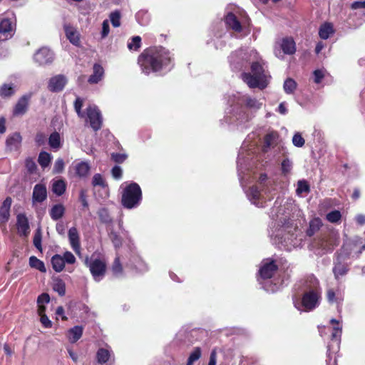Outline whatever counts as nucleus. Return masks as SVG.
<instances>
[{
	"mask_svg": "<svg viewBox=\"0 0 365 365\" xmlns=\"http://www.w3.org/2000/svg\"><path fill=\"white\" fill-rule=\"evenodd\" d=\"M173 61L171 52L162 46L146 48L138 57V65L142 73L149 75L168 67Z\"/></svg>",
	"mask_w": 365,
	"mask_h": 365,
	"instance_id": "obj_1",
	"label": "nucleus"
},
{
	"mask_svg": "<svg viewBox=\"0 0 365 365\" xmlns=\"http://www.w3.org/2000/svg\"><path fill=\"white\" fill-rule=\"evenodd\" d=\"M142 199V190L136 182H130L122 191L121 205L124 208H136L140 205Z\"/></svg>",
	"mask_w": 365,
	"mask_h": 365,
	"instance_id": "obj_2",
	"label": "nucleus"
},
{
	"mask_svg": "<svg viewBox=\"0 0 365 365\" xmlns=\"http://www.w3.org/2000/svg\"><path fill=\"white\" fill-rule=\"evenodd\" d=\"M336 245V239L329 232L321 233L312 242L313 247L319 250L318 255H320L332 252Z\"/></svg>",
	"mask_w": 365,
	"mask_h": 365,
	"instance_id": "obj_3",
	"label": "nucleus"
},
{
	"mask_svg": "<svg viewBox=\"0 0 365 365\" xmlns=\"http://www.w3.org/2000/svg\"><path fill=\"white\" fill-rule=\"evenodd\" d=\"M321 292L316 289L305 292L301 299V306L306 312H310L317 308L320 303Z\"/></svg>",
	"mask_w": 365,
	"mask_h": 365,
	"instance_id": "obj_4",
	"label": "nucleus"
},
{
	"mask_svg": "<svg viewBox=\"0 0 365 365\" xmlns=\"http://www.w3.org/2000/svg\"><path fill=\"white\" fill-rule=\"evenodd\" d=\"M88 120L91 128L98 131L102 128L103 118L99 109L96 106H89L86 109Z\"/></svg>",
	"mask_w": 365,
	"mask_h": 365,
	"instance_id": "obj_5",
	"label": "nucleus"
},
{
	"mask_svg": "<svg viewBox=\"0 0 365 365\" xmlns=\"http://www.w3.org/2000/svg\"><path fill=\"white\" fill-rule=\"evenodd\" d=\"M279 269L276 261L267 259L266 262H263L259 269V275L262 279H268L273 277Z\"/></svg>",
	"mask_w": 365,
	"mask_h": 365,
	"instance_id": "obj_6",
	"label": "nucleus"
},
{
	"mask_svg": "<svg viewBox=\"0 0 365 365\" xmlns=\"http://www.w3.org/2000/svg\"><path fill=\"white\" fill-rule=\"evenodd\" d=\"M88 267L92 276L96 281L101 279L106 272V263L101 259L92 260Z\"/></svg>",
	"mask_w": 365,
	"mask_h": 365,
	"instance_id": "obj_7",
	"label": "nucleus"
},
{
	"mask_svg": "<svg viewBox=\"0 0 365 365\" xmlns=\"http://www.w3.org/2000/svg\"><path fill=\"white\" fill-rule=\"evenodd\" d=\"M326 298L329 304H335L338 310L340 311L344 301V294L339 289L328 288L326 292Z\"/></svg>",
	"mask_w": 365,
	"mask_h": 365,
	"instance_id": "obj_8",
	"label": "nucleus"
},
{
	"mask_svg": "<svg viewBox=\"0 0 365 365\" xmlns=\"http://www.w3.org/2000/svg\"><path fill=\"white\" fill-rule=\"evenodd\" d=\"M16 227L20 237H27L30 234V225L28 217L24 213L16 216Z\"/></svg>",
	"mask_w": 365,
	"mask_h": 365,
	"instance_id": "obj_9",
	"label": "nucleus"
},
{
	"mask_svg": "<svg viewBox=\"0 0 365 365\" xmlns=\"http://www.w3.org/2000/svg\"><path fill=\"white\" fill-rule=\"evenodd\" d=\"M67 83L66 78L61 74L56 75L50 78L48 89L51 92L61 91Z\"/></svg>",
	"mask_w": 365,
	"mask_h": 365,
	"instance_id": "obj_10",
	"label": "nucleus"
},
{
	"mask_svg": "<svg viewBox=\"0 0 365 365\" xmlns=\"http://www.w3.org/2000/svg\"><path fill=\"white\" fill-rule=\"evenodd\" d=\"M11 204V197H6L0 207V225L1 227H5L6 222L9 221L10 218V210Z\"/></svg>",
	"mask_w": 365,
	"mask_h": 365,
	"instance_id": "obj_11",
	"label": "nucleus"
},
{
	"mask_svg": "<svg viewBox=\"0 0 365 365\" xmlns=\"http://www.w3.org/2000/svg\"><path fill=\"white\" fill-rule=\"evenodd\" d=\"M47 198V189L43 183H38L34 185L32 193V202L41 203Z\"/></svg>",
	"mask_w": 365,
	"mask_h": 365,
	"instance_id": "obj_12",
	"label": "nucleus"
},
{
	"mask_svg": "<svg viewBox=\"0 0 365 365\" xmlns=\"http://www.w3.org/2000/svg\"><path fill=\"white\" fill-rule=\"evenodd\" d=\"M34 60L39 65L51 63L53 60V53L49 49L42 48L35 53Z\"/></svg>",
	"mask_w": 365,
	"mask_h": 365,
	"instance_id": "obj_13",
	"label": "nucleus"
},
{
	"mask_svg": "<svg viewBox=\"0 0 365 365\" xmlns=\"http://www.w3.org/2000/svg\"><path fill=\"white\" fill-rule=\"evenodd\" d=\"M225 23L227 28L232 29L235 32L240 33L242 31L241 22L239 21L236 15L232 12H229L225 16Z\"/></svg>",
	"mask_w": 365,
	"mask_h": 365,
	"instance_id": "obj_14",
	"label": "nucleus"
},
{
	"mask_svg": "<svg viewBox=\"0 0 365 365\" xmlns=\"http://www.w3.org/2000/svg\"><path fill=\"white\" fill-rule=\"evenodd\" d=\"M30 98V96L24 95L18 100L13 110L14 115H22L26 113Z\"/></svg>",
	"mask_w": 365,
	"mask_h": 365,
	"instance_id": "obj_15",
	"label": "nucleus"
},
{
	"mask_svg": "<svg viewBox=\"0 0 365 365\" xmlns=\"http://www.w3.org/2000/svg\"><path fill=\"white\" fill-rule=\"evenodd\" d=\"M15 26L16 24L11 19L3 18L0 21V34L4 35L6 38L9 36L11 37Z\"/></svg>",
	"mask_w": 365,
	"mask_h": 365,
	"instance_id": "obj_16",
	"label": "nucleus"
},
{
	"mask_svg": "<svg viewBox=\"0 0 365 365\" xmlns=\"http://www.w3.org/2000/svg\"><path fill=\"white\" fill-rule=\"evenodd\" d=\"M64 31L66 38L74 46H79L81 44L80 34L77 30L70 24L64 25Z\"/></svg>",
	"mask_w": 365,
	"mask_h": 365,
	"instance_id": "obj_17",
	"label": "nucleus"
},
{
	"mask_svg": "<svg viewBox=\"0 0 365 365\" xmlns=\"http://www.w3.org/2000/svg\"><path fill=\"white\" fill-rule=\"evenodd\" d=\"M21 136L19 133H14L8 136L6 140V148L11 150H16L21 145Z\"/></svg>",
	"mask_w": 365,
	"mask_h": 365,
	"instance_id": "obj_18",
	"label": "nucleus"
},
{
	"mask_svg": "<svg viewBox=\"0 0 365 365\" xmlns=\"http://www.w3.org/2000/svg\"><path fill=\"white\" fill-rule=\"evenodd\" d=\"M93 71V74L90 76L88 80L90 84L98 83L101 81L104 74V69L99 63H94Z\"/></svg>",
	"mask_w": 365,
	"mask_h": 365,
	"instance_id": "obj_19",
	"label": "nucleus"
},
{
	"mask_svg": "<svg viewBox=\"0 0 365 365\" xmlns=\"http://www.w3.org/2000/svg\"><path fill=\"white\" fill-rule=\"evenodd\" d=\"M349 269L347 264L341 262L338 257L336 262H334L332 271L335 279H339L340 277L346 275Z\"/></svg>",
	"mask_w": 365,
	"mask_h": 365,
	"instance_id": "obj_20",
	"label": "nucleus"
},
{
	"mask_svg": "<svg viewBox=\"0 0 365 365\" xmlns=\"http://www.w3.org/2000/svg\"><path fill=\"white\" fill-rule=\"evenodd\" d=\"M68 238L70 241V244L71 247L74 250L76 253L80 252V241H79V235L77 231V229L75 227H71L68 230Z\"/></svg>",
	"mask_w": 365,
	"mask_h": 365,
	"instance_id": "obj_21",
	"label": "nucleus"
},
{
	"mask_svg": "<svg viewBox=\"0 0 365 365\" xmlns=\"http://www.w3.org/2000/svg\"><path fill=\"white\" fill-rule=\"evenodd\" d=\"M281 48L284 53L292 55L296 52V43L292 37L284 38L282 41Z\"/></svg>",
	"mask_w": 365,
	"mask_h": 365,
	"instance_id": "obj_22",
	"label": "nucleus"
},
{
	"mask_svg": "<svg viewBox=\"0 0 365 365\" xmlns=\"http://www.w3.org/2000/svg\"><path fill=\"white\" fill-rule=\"evenodd\" d=\"M83 328L82 326H75L68 331V338L71 343H76L83 335Z\"/></svg>",
	"mask_w": 365,
	"mask_h": 365,
	"instance_id": "obj_23",
	"label": "nucleus"
},
{
	"mask_svg": "<svg viewBox=\"0 0 365 365\" xmlns=\"http://www.w3.org/2000/svg\"><path fill=\"white\" fill-rule=\"evenodd\" d=\"M334 33L333 26L331 23H324L322 24L319 29V36L322 39L326 40Z\"/></svg>",
	"mask_w": 365,
	"mask_h": 365,
	"instance_id": "obj_24",
	"label": "nucleus"
},
{
	"mask_svg": "<svg viewBox=\"0 0 365 365\" xmlns=\"http://www.w3.org/2000/svg\"><path fill=\"white\" fill-rule=\"evenodd\" d=\"M65 213V207L62 204L54 205L49 211V215L53 220H58Z\"/></svg>",
	"mask_w": 365,
	"mask_h": 365,
	"instance_id": "obj_25",
	"label": "nucleus"
},
{
	"mask_svg": "<svg viewBox=\"0 0 365 365\" xmlns=\"http://www.w3.org/2000/svg\"><path fill=\"white\" fill-rule=\"evenodd\" d=\"M66 190V182L63 179L54 180L52 184V192L57 196H61Z\"/></svg>",
	"mask_w": 365,
	"mask_h": 365,
	"instance_id": "obj_26",
	"label": "nucleus"
},
{
	"mask_svg": "<svg viewBox=\"0 0 365 365\" xmlns=\"http://www.w3.org/2000/svg\"><path fill=\"white\" fill-rule=\"evenodd\" d=\"M16 93V87L13 83H4L0 86V96L3 98H10Z\"/></svg>",
	"mask_w": 365,
	"mask_h": 365,
	"instance_id": "obj_27",
	"label": "nucleus"
},
{
	"mask_svg": "<svg viewBox=\"0 0 365 365\" xmlns=\"http://www.w3.org/2000/svg\"><path fill=\"white\" fill-rule=\"evenodd\" d=\"M74 170H75V174L78 178H85L88 175V174L90 171V166L86 162H80V163H78L74 166Z\"/></svg>",
	"mask_w": 365,
	"mask_h": 365,
	"instance_id": "obj_28",
	"label": "nucleus"
},
{
	"mask_svg": "<svg viewBox=\"0 0 365 365\" xmlns=\"http://www.w3.org/2000/svg\"><path fill=\"white\" fill-rule=\"evenodd\" d=\"M52 267L56 272H61L65 267V261L61 255L56 254L51 257Z\"/></svg>",
	"mask_w": 365,
	"mask_h": 365,
	"instance_id": "obj_29",
	"label": "nucleus"
},
{
	"mask_svg": "<svg viewBox=\"0 0 365 365\" xmlns=\"http://www.w3.org/2000/svg\"><path fill=\"white\" fill-rule=\"evenodd\" d=\"M242 79L250 88H257L259 86L261 78L252 75L250 73H243L242 74Z\"/></svg>",
	"mask_w": 365,
	"mask_h": 365,
	"instance_id": "obj_30",
	"label": "nucleus"
},
{
	"mask_svg": "<svg viewBox=\"0 0 365 365\" xmlns=\"http://www.w3.org/2000/svg\"><path fill=\"white\" fill-rule=\"evenodd\" d=\"M53 289L56 292L59 296L63 297L66 294V284L63 280L59 277L53 279Z\"/></svg>",
	"mask_w": 365,
	"mask_h": 365,
	"instance_id": "obj_31",
	"label": "nucleus"
},
{
	"mask_svg": "<svg viewBox=\"0 0 365 365\" xmlns=\"http://www.w3.org/2000/svg\"><path fill=\"white\" fill-rule=\"evenodd\" d=\"M279 137L277 132H270L267 133L264 138V147L269 148L273 147L276 144V141Z\"/></svg>",
	"mask_w": 365,
	"mask_h": 365,
	"instance_id": "obj_32",
	"label": "nucleus"
},
{
	"mask_svg": "<svg viewBox=\"0 0 365 365\" xmlns=\"http://www.w3.org/2000/svg\"><path fill=\"white\" fill-rule=\"evenodd\" d=\"M98 215L99 220L103 224H110L113 222L112 217L110 215L109 211L106 207H102L98 210Z\"/></svg>",
	"mask_w": 365,
	"mask_h": 365,
	"instance_id": "obj_33",
	"label": "nucleus"
},
{
	"mask_svg": "<svg viewBox=\"0 0 365 365\" xmlns=\"http://www.w3.org/2000/svg\"><path fill=\"white\" fill-rule=\"evenodd\" d=\"M29 265L32 268H35L41 272H46V269L43 261L40 260L35 256H31L29 258Z\"/></svg>",
	"mask_w": 365,
	"mask_h": 365,
	"instance_id": "obj_34",
	"label": "nucleus"
},
{
	"mask_svg": "<svg viewBox=\"0 0 365 365\" xmlns=\"http://www.w3.org/2000/svg\"><path fill=\"white\" fill-rule=\"evenodd\" d=\"M110 352L104 348H100L96 353V359L99 364H106L110 359Z\"/></svg>",
	"mask_w": 365,
	"mask_h": 365,
	"instance_id": "obj_35",
	"label": "nucleus"
},
{
	"mask_svg": "<svg viewBox=\"0 0 365 365\" xmlns=\"http://www.w3.org/2000/svg\"><path fill=\"white\" fill-rule=\"evenodd\" d=\"M48 145L53 149H58L61 147V137L58 133L53 132L50 135L48 138Z\"/></svg>",
	"mask_w": 365,
	"mask_h": 365,
	"instance_id": "obj_36",
	"label": "nucleus"
},
{
	"mask_svg": "<svg viewBox=\"0 0 365 365\" xmlns=\"http://www.w3.org/2000/svg\"><path fill=\"white\" fill-rule=\"evenodd\" d=\"M51 161V155L47 152L41 151L39 153L38 162L41 168H45L48 167Z\"/></svg>",
	"mask_w": 365,
	"mask_h": 365,
	"instance_id": "obj_37",
	"label": "nucleus"
},
{
	"mask_svg": "<svg viewBox=\"0 0 365 365\" xmlns=\"http://www.w3.org/2000/svg\"><path fill=\"white\" fill-rule=\"evenodd\" d=\"M310 185L306 180H300L297 182V187L296 189V193L297 195H301L303 192H310Z\"/></svg>",
	"mask_w": 365,
	"mask_h": 365,
	"instance_id": "obj_38",
	"label": "nucleus"
},
{
	"mask_svg": "<svg viewBox=\"0 0 365 365\" xmlns=\"http://www.w3.org/2000/svg\"><path fill=\"white\" fill-rule=\"evenodd\" d=\"M243 103L247 108L254 110H258L262 106V103H259L256 98H252L250 96L245 97L243 99Z\"/></svg>",
	"mask_w": 365,
	"mask_h": 365,
	"instance_id": "obj_39",
	"label": "nucleus"
},
{
	"mask_svg": "<svg viewBox=\"0 0 365 365\" xmlns=\"http://www.w3.org/2000/svg\"><path fill=\"white\" fill-rule=\"evenodd\" d=\"M111 270L115 276L122 275L123 272V265L120 262V257L117 256L112 264Z\"/></svg>",
	"mask_w": 365,
	"mask_h": 365,
	"instance_id": "obj_40",
	"label": "nucleus"
},
{
	"mask_svg": "<svg viewBox=\"0 0 365 365\" xmlns=\"http://www.w3.org/2000/svg\"><path fill=\"white\" fill-rule=\"evenodd\" d=\"M201 349L200 347H195L187 359L186 365H193V364L201 357Z\"/></svg>",
	"mask_w": 365,
	"mask_h": 365,
	"instance_id": "obj_41",
	"label": "nucleus"
},
{
	"mask_svg": "<svg viewBox=\"0 0 365 365\" xmlns=\"http://www.w3.org/2000/svg\"><path fill=\"white\" fill-rule=\"evenodd\" d=\"M251 71L252 75L257 76L261 78L264 76V67L262 64L258 61H255L251 64Z\"/></svg>",
	"mask_w": 365,
	"mask_h": 365,
	"instance_id": "obj_42",
	"label": "nucleus"
},
{
	"mask_svg": "<svg viewBox=\"0 0 365 365\" xmlns=\"http://www.w3.org/2000/svg\"><path fill=\"white\" fill-rule=\"evenodd\" d=\"M283 87L286 93L291 94L296 90L297 83L294 79L288 78L285 80Z\"/></svg>",
	"mask_w": 365,
	"mask_h": 365,
	"instance_id": "obj_43",
	"label": "nucleus"
},
{
	"mask_svg": "<svg viewBox=\"0 0 365 365\" xmlns=\"http://www.w3.org/2000/svg\"><path fill=\"white\" fill-rule=\"evenodd\" d=\"M141 46V38L139 36H133L128 43V48L130 51H138Z\"/></svg>",
	"mask_w": 365,
	"mask_h": 365,
	"instance_id": "obj_44",
	"label": "nucleus"
},
{
	"mask_svg": "<svg viewBox=\"0 0 365 365\" xmlns=\"http://www.w3.org/2000/svg\"><path fill=\"white\" fill-rule=\"evenodd\" d=\"M109 238L111 240L115 248L118 249L122 246V237L116 232L112 230L109 233Z\"/></svg>",
	"mask_w": 365,
	"mask_h": 365,
	"instance_id": "obj_45",
	"label": "nucleus"
},
{
	"mask_svg": "<svg viewBox=\"0 0 365 365\" xmlns=\"http://www.w3.org/2000/svg\"><path fill=\"white\" fill-rule=\"evenodd\" d=\"M292 168V162L289 158H285L281 164L282 174L284 176L290 173Z\"/></svg>",
	"mask_w": 365,
	"mask_h": 365,
	"instance_id": "obj_46",
	"label": "nucleus"
},
{
	"mask_svg": "<svg viewBox=\"0 0 365 365\" xmlns=\"http://www.w3.org/2000/svg\"><path fill=\"white\" fill-rule=\"evenodd\" d=\"M41 240H42L41 230L40 227H38L35 232L33 242H34V245L35 246V247L41 252L42 251Z\"/></svg>",
	"mask_w": 365,
	"mask_h": 365,
	"instance_id": "obj_47",
	"label": "nucleus"
},
{
	"mask_svg": "<svg viewBox=\"0 0 365 365\" xmlns=\"http://www.w3.org/2000/svg\"><path fill=\"white\" fill-rule=\"evenodd\" d=\"M320 221L319 220H315L311 221L309 224V227L307 230V235L309 237L313 236L315 232L319 230L320 227Z\"/></svg>",
	"mask_w": 365,
	"mask_h": 365,
	"instance_id": "obj_48",
	"label": "nucleus"
},
{
	"mask_svg": "<svg viewBox=\"0 0 365 365\" xmlns=\"http://www.w3.org/2000/svg\"><path fill=\"white\" fill-rule=\"evenodd\" d=\"M341 214L339 210H333L327 215V220L331 223H336L340 221Z\"/></svg>",
	"mask_w": 365,
	"mask_h": 365,
	"instance_id": "obj_49",
	"label": "nucleus"
},
{
	"mask_svg": "<svg viewBox=\"0 0 365 365\" xmlns=\"http://www.w3.org/2000/svg\"><path fill=\"white\" fill-rule=\"evenodd\" d=\"M92 185L93 187L100 186L102 187H105L107 186V184L105 180L103 179V176L99 173H96L93 175L92 179Z\"/></svg>",
	"mask_w": 365,
	"mask_h": 365,
	"instance_id": "obj_50",
	"label": "nucleus"
},
{
	"mask_svg": "<svg viewBox=\"0 0 365 365\" xmlns=\"http://www.w3.org/2000/svg\"><path fill=\"white\" fill-rule=\"evenodd\" d=\"M110 19L113 27H119L120 26V13L115 11L110 14Z\"/></svg>",
	"mask_w": 365,
	"mask_h": 365,
	"instance_id": "obj_51",
	"label": "nucleus"
},
{
	"mask_svg": "<svg viewBox=\"0 0 365 365\" xmlns=\"http://www.w3.org/2000/svg\"><path fill=\"white\" fill-rule=\"evenodd\" d=\"M292 143L296 147L302 148L304 146L305 140L299 133H296L292 138Z\"/></svg>",
	"mask_w": 365,
	"mask_h": 365,
	"instance_id": "obj_52",
	"label": "nucleus"
},
{
	"mask_svg": "<svg viewBox=\"0 0 365 365\" xmlns=\"http://www.w3.org/2000/svg\"><path fill=\"white\" fill-rule=\"evenodd\" d=\"M25 167L29 173H34L36 168V164L34 160L31 158H27L25 160Z\"/></svg>",
	"mask_w": 365,
	"mask_h": 365,
	"instance_id": "obj_53",
	"label": "nucleus"
},
{
	"mask_svg": "<svg viewBox=\"0 0 365 365\" xmlns=\"http://www.w3.org/2000/svg\"><path fill=\"white\" fill-rule=\"evenodd\" d=\"M127 158V155L124 153H111V159L116 163H122Z\"/></svg>",
	"mask_w": 365,
	"mask_h": 365,
	"instance_id": "obj_54",
	"label": "nucleus"
},
{
	"mask_svg": "<svg viewBox=\"0 0 365 365\" xmlns=\"http://www.w3.org/2000/svg\"><path fill=\"white\" fill-rule=\"evenodd\" d=\"M64 169V162L62 158H58L53 166V172L56 173H61Z\"/></svg>",
	"mask_w": 365,
	"mask_h": 365,
	"instance_id": "obj_55",
	"label": "nucleus"
},
{
	"mask_svg": "<svg viewBox=\"0 0 365 365\" xmlns=\"http://www.w3.org/2000/svg\"><path fill=\"white\" fill-rule=\"evenodd\" d=\"M83 105V100L79 97L76 98V99L74 102V108L79 117L83 116V115L81 112Z\"/></svg>",
	"mask_w": 365,
	"mask_h": 365,
	"instance_id": "obj_56",
	"label": "nucleus"
},
{
	"mask_svg": "<svg viewBox=\"0 0 365 365\" xmlns=\"http://www.w3.org/2000/svg\"><path fill=\"white\" fill-rule=\"evenodd\" d=\"M62 257L63 258L65 263L73 264L76 262L75 256L69 251L65 252Z\"/></svg>",
	"mask_w": 365,
	"mask_h": 365,
	"instance_id": "obj_57",
	"label": "nucleus"
},
{
	"mask_svg": "<svg viewBox=\"0 0 365 365\" xmlns=\"http://www.w3.org/2000/svg\"><path fill=\"white\" fill-rule=\"evenodd\" d=\"M250 195L252 196V197L255 200L259 199L260 197V190L259 187L257 185H252L250 187Z\"/></svg>",
	"mask_w": 365,
	"mask_h": 365,
	"instance_id": "obj_58",
	"label": "nucleus"
},
{
	"mask_svg": "<svg viewBox=\"0 0 365 365\" xmlns=\"http://www.w3.org/2000/svg\"><path fill=\"white\" fill-rule=\"evenodd\" d=\"M110 31V27L108 20H104L102 24V31H101V37L106 38Z\"/></svg>",
	"mask_w": 365,
	"mask_h": 365,
	"instance_id": "obj_59",
	"label": "nucleus"
},
{
	"mask_svg": "<svg viewBox=\"0 0 365 365\" xmlns=\"http://www.w3.org/2000/svg\"><path fill=\"white\" fill-rule=\"evenodd\" d=\"M50 302V297L47 293H42L37 298L38 304H47Z\"/></svg>",
	"mask_w": 365,
	"mask_h": 365,
	"instance_id": "obj_60",
	"label": "nucleus"
},
{
	"mask_svg": "<svg viewBox=\"0 0 365 365\" xmlns=\"http://www.w3.org/2000/svg\"><path fill=\"white\" fill-rule=\"evenodd\" d=\"M111 174L115 179H120L122 177V169L120 167L115 165L112 168Z\"/></svg>",
	"mask_w": 365,
	"mask_h": 365,
	"instance_id": "obj_61",
	"label": "nucleus"
},
{
	"mask_svg": "<svg viewBox=\"0 0 365 365\" xmlns=\"http://www.w3.org/2000/svg\"><path fill=\"white\" fill-rule=\"evenodd\" d=\"M314 83H320L322 81V79L324 77V73L322 71L317 69L314 71Z\"/></svg>",
	"mask_w": 365,
	"mask_h": 365,
	"instance_id": "obj_62",
	"label": "nucleus"
},
{
	"mask_svg": "<svg viewBox=\"0 0 365 365\" xmlns=\"http://www.w3.org/2000/svg\"><path fill=\"white\" fill-rule=\"evenodd\" d=\"M40 317H41L40 321H41V324H42L43 327H45V328H51L52 327V322L48 319V317H47L46 314H43V315H41Z\"/></svg>",
	"mask_w": 365,
	"mask_h": 365,
	"instance_id": "obj_63",
	"label": "nucleus"
},
{
	"mask_svg": "<svg viewBox=\"0 0 365 365\" xmlns=\"http://www.w3.org/2000/svg\"><path fill=\"white\" fill-rule=\"evenodd\" d=\"M365 8V0L364 1H356L351 4V9H359Z\"/></svg>",
	"mask_w": 365,
	"mask_h": 365,
	"instance_id": "obj_64",
	"label": "nucleus"
}]
</instances>
